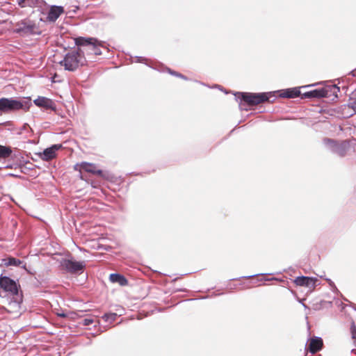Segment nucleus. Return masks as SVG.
<instances>
[{"label":"nucleus","instance_id":"f257e3e1","mask_svg":"<svg viewBox=\"0 0 356 356\" xmlns=\"http://www.w3.org/2000/svg\"><path fill=\"white\" fill-rule=\"evenodd\" d=\"M234 96L236 99H239L241 102L239 103V107L241 109L248 110L244 106L245 104L248 106H256L265 102H271L270 98L275 97L274 92H237L234 93Z\"/></svg>","mask_w":356,"mask_h":356},{"label":"nucleus","instance_id":"f03ea898","mask_svg":"<svg viewBox=\"0 0 356 356\" xmlns=\"http://www.w3.org/2000/svg\"><path fill=\"white\" fill-rule=\"evenodd\" d=\"M31 105L30 97L21 99L3 97L0 99V112L9 113L19 110L27 111Z\"/></svg>","mask_w":356,"mask_h":356},{"label":"nucleus","instance_id":"7ed1b4c3","mask_svg":"<svg viewBox=\"0 0 356 356\" xmlns=\"http://www.w3.org/2000/svg\"><path fill=\"white\" fill-rule=\"evenodd\" d=\"M86 63L84 51L79 47L76 51L68 52L60 64L64 66L66 70L74 71L80 66L84 65Z\"/></svg>","mask_w":356,"mask_h":356},{"label":"nucleus","instance_id":"20e7f679","mask_svg":"<svg viewBox=\"0 0 356 356\" xmlns=\"http://www.w3.org/2000/svg\"><path fill=\"white\" fill-rule=\"evenodd\" d=\"M75 44L80 47H88V50L95 55H102L100 47L106 48L105 42L95 38L78 37L74 39Z\"/></svg>","mask_w":356,"mask_h":356},{"label":"nucleus","instance_id":"39448f33","mask_svg":"<svg viewBox=\"0 0 356 356\" xmlns=\"http://www.w3.org/2000/svg\"><path fill=\"white\" fill-rule=\"evenodd\" d=\"M323 144L328 150L340 157L345 156L350 147L347 140L337 141L328 138L323 139Z\"/></svg>","mask_w":356,"mask_h":356},{"label":"nucleus","instance_id":"423d86ee","mask_svg":"<svg viewBox=\"0 0 356 356\" xmlns=\"http://www.w3.org/2000/svg\"><path fill=\"white\" fill-rule=\"evenodd\" d=\"M0 287L11 295H17L19 292V285L15 280L7 276L0 275Z\"/></svg>","mask_w":356,"mask_h":356},{"label":"nucleus","instance_id":"0eeeda50","mask_svg":"<svg viewBox=\"0 0 356 356\" xmlns=\"http://www.w3.org/2000/svg\"><path fill=\"white\" fill-rule=\"evenodd\" d=\"M36 26L31 22L22 21L17 24L16 32L24 35H38L40 32L36 31Z\"/></svg>","mask_w":356,"mask_h":356},{"label":"nucleus","instance_id":"6e6552de","mask_svg":"<svg viewBox=\"0 0 356 356\" xmlns=\"http://www.w3.org/2000/svg\"><path fill=\"white\" fill-rule=\"evenodd\" d=\"M63 266L67 271L71 273L82 272L86 266L84 261H76L71 259H65Z\"/></svg>","mask_w":356,"mask_h":356},{"label":"nucleus","instance_id":"1a4fd4ad","mask_svg":"<svg viewBox=\"0 0 356 356\" xmlns=\"http://www.w3.org/2000/svg\"><path fill=\"white\" fill-rule=\"evenodd\" d=\"M297 286H306L309 289H314L317 284H319L318 280L316 277L299 276L294 280Z\"/></svg>","mask_w":356,"mask_h":356},{"label":"nucleus","instance_id":"9d476101","mask_svg":"<svg viewBox=\"0 0 356 356\" xmlns=\"http://www.w3.org/2000/svg\"><path fill=\"white\" fill-rule=\"evenodd\" d=\"M328 90L327 88H317L304 92L301 95V99H320L328 96Z\"/></svg>","mask_w":356,"mask_h":356},{"label":"nucleus","instance_id":"9b49d317","mask_svg":"<svg viewBox=\"0 0 356 356\" xmlns=\"http://www.w3.org/2000/svg\"><path fill=\"white\" fill-rule=\"evenodd\" d=\"M61 144H55L51 147L46 148L42 153L40 154V158L44 161H50L56 157V152L61 149Z\"/></svg>","mask_w":356,"mask_h":356},{"label":"nucleus","instance_id":"f8f14e48","mask_svg":"<svg viewBox=\"0 0 356 356\" xmlns=\"http://www.w3.org/2000/svg\"><path fill=\"white\" fill-rule=\"evenodd\" d=\"M307 350L314 354L320 351L323 346V339L319 337H314L308 340Z\"/></svg>","mask_w":356,"mask_h":356},{"label":"nucleus","instance_id":"ddd939ff","mask_svg":"<svg viewBox=\"0 0 356 356\" xmlns=\"http://www.w3.org/2000/svg\"><path fill=\"white\" fill-rule=\"evenodd\" d=\"M33 103L38 107L44 108L46 109L56 110V105L51 99L45 97L39 96L37 99L33 100Z\"/></svg>","mask_w":356,"mask_h":356},{"label":"nucleus","instance_id":"4468645a","mask_svg":"<svg viewBox=\"0 0 356 356\" xmlns=\"http://www.w3.org/2000/svg\"><path fill=\"white\" fill-rule=\"evenodd\" d=\"M63 13L64 8L63 6L53 5L49 8L47 18L49 22H54Z\"/></svg>","mask_w":356,"mask_h":356},{"label":"nucleus","instance_id":"2eb2a0df","mask_svg":"<svg viewBox=\"0 0 356 356\" xmlns=\"http://www.w3.org/2000/svg\"><path fill=\"white\" fill-rule=\"evenodd\" d=\"M279 96L282 98H295L301 95L300 88H291L278 91Z\"/></svg>","mask_w":356,"mask_h":356},{"label":"nucleus","instance_id":"dca6fc26","mask_svg":"<svg viewBox=\"0 0 356 356\" xmlns=\"http://www.w3.org/2000/svg\"><path fill=\"white\" fill-rule=\"evenodd\" d=\"M109 280L113 283H118L120 286H124L128 284L127 278L119 273H111Z\"/></svg>","mask_w":356,"mask_h":356},{"label":"nucleus","instance_id":"f3484780","mask_svg":"<svg viewBox=\"0 0 356 356\" xmlns=\"http://www.w3.org/2000/svg\"><path fill=\"white\" fill-rule=\"evenodd\" d=\"M12 153L13 150L10 147L0 145V159L9 158Z\"/></svg>","mask_w":356,"mask_h":356},{"label":"nucleus","instance_id":"a211bd4d","mask_svg":"<svg viewBox=\"0 0 356 356\" xmlns=\"http://www.w3.org/2000/svg\"><path fill=\"white\" fill-rule=\"evenodd\" d=\"M81 168L83 170L94 175L95 172L96 170L97 166L93 163L83 162L81 164Z\"/></svg>","mask_w":356,"mask_h":356},{"label":"nucleus","instance_id":"6ab92c4d","mask_svg":"<svg viewBox=\"0 0 356 356\" xmlns=\"http://www.w3.org/2000/svg\"><path fill=\"white\" fill-rule=\"evenodd\" d=\"M5 261V265L6 266H21L22 264H23V261L14 258V257H8L6 259H4Z\"/></svg>","mask_w":356,"mask_h":356},{"label":"nucleus","instance_id":"aec40b11","mask_svg":"<svg viewBox=\"0 0 356 356\" xmlns=\"http://www.w3.org/2000/svg\"><path fill=\"white\" fill-rule=\"evenodd\" d=\"M348 106L349 108H351L356 114V90L353 92Z\"/></svg>","mask_w":356,"mask_h":356},{"label":"nucleus","instance_id":"412c9836","mask_svg":"<svg viewBox=\"0 0 356 356\" xmlns=\"http://www.w3.org/2000/svg\"><path fill=\"white\" fill-rule=\"evenodd\" d=\"M117 317V314L115 313H109L105 314L102 316V319H104L106 322L112 323L115 321Z\"/></svg>","mask_w":356,"mask_h":356},{"label":"nucleus","instance_id":"4be33fe9","mask_svg":"<svg viewBox=\"0 0 356 356\" xmlns=\"http://www.w3.org/2000/svg\"><path fill=\"white\" fill-rule=\"evenodd\" d=\"M94 175H97L100 176L101 177H103L106 179H109L111 177V175L108 172H104L103 170L97 169V168H96V170H95Z\"/></svg>","mask_w":356,"mask_h":356},{"label":"nucleus","instance_id":"5701e85b","mask_svg":"<svg viewBox=\"0 0 356 356\" xmlns=\"http://www.w3.org/2000/svg\"><path fill=\"white\" fill-rule=\"evenodd\" d=\"M168 72L173 76L179 77L184 80H188V78L186 76L183 75L181 73L173 71V70H170V68H168Z\"/></svg>","mask_w":356,"mask_h":356},{"label":"nucleus","instance_id":"b1692460","mask_svg":"<svg viewBox=\"0 0 356 356\" xmlns=\"http://www.w3.org/2000/svg\"><path fill=\"white\" fill-rule=\"evenodd\" d=\"M35 0H18V3L20 6L24 7L22 3H26L30 5L31 3H33Z\"/></svg>","mask_w":356,"mask_h":356},{"label":"nucleus","instance_id":"393cba45","mask_svg":"<svg viewBox=\"0 0 356 356\" xmlns=\"http://www.w3.org/2000/svg\"><path fill=\"white\" fill-rule=\"evenodd\" d=\"M136 58L137 63H145L146 65H147V58H146L145 57H142V56H136Z\"/></svg>","mask_w":356,"mask_h":356},{"label":"nucleus","instance_id":"a878e982","mask_svg":"<svg viewBox=\"0 0 356 356\" xmlns=\"http://www.w3.org/2000/svg\"><path fill=\"white\" fill-rule=\"evenodd\" d=\"M92 323H93V319L92 318H84L83 320V325H90Z\"/></svg>","mask_w":356,"mask_h":356},{"label":"nucleus","instance_id":"bb28decb","mask_svg":"<svg viewBox=\"0 0 356 356\" xmlns=\"http://www.w3.org/2000/svg\"><path fill=\"white\" fill-rule=\"evenodd\" d=\"M261 275H265V274L264 273H258V274L252 275L243 276V277H241L240 278H247L248 279V278L254 277Z\"/></svg>","mask_w":356,"mask_h":356},{"label":"nucleus","instance_id":"cd10ccee","mask_svg":"<svg viewBox=\"0 0 356 356\" xmlns=\"http://www.w3.org/2000/svg\"><path fill=\"white\" fill-rule=\"evenodd\" d=\"M326 281L327 282V283L329 284V285L332 287H336L334 282L329 278H326L325 279Z\"/></svg>","mask_w":356,"mask_h":356},{"label":"nucleus","instance_id":"c85d7f7f","mask_svg":"<svg viewBox=\"0 0 356 356\" xmlns=\"http://www.w3.org/2000/svg\"><path fill=\"white\" fill-rule=\"evenodd\" d=\"M58 316L60 317L65 318L67 316V314L65 313H60V314H58Z\"/></svg>","mask_w":356,"mask_h":356},{"label":"nucleus","instance_id":"c756f323","mask_svg":"<svg viewBox=\"0 0 356 356\" xmlns=\"http://www.w3.org/2000/svg\"><path fill=\"white\" fill-rule=\"evenodd\" d=\"M334 90H336L337 91H339V88L337 87V86H334Z\"/></svg>","mask_w":356,"mask_h":356},{"label":"nucleus","instance_id":"7c9ffc66","mask_svg":"<svg viewBox=\"0 0 356 356\" xmlns=\"http://www.w3.org/2000/svg\"><path fill=\"white\" fill-rule=\"evenodd\" d=\"M22 268H26V264H24L23 266H22Z\"/></svg>","mask_w":356,"mask_h":356}]
</instances>
